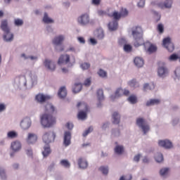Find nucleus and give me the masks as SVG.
<instances>
[{"label": "nucleus", "mask_w": 180, "mask_h": 180, "mask_svg": "<svg viewBox=\"0 0 180 180\" xmlns=\"http://www.w3.org/2000/svg\"><path fill=\"white\" fill-rule=\"evenodd\" d=\"M136 124L139 126V127L142 129L144 134H146L148 130H150V126H148V124L146 123V120L141 117L136 119Z\"/></svg>", "instance_id": "nucleus-5"}, {"label": "nucleus", "mask_w": 180, "mask_h": 180, "mask_svg": "<svg viewBox=\"0 0 180 180\" xmlns=\"http://www.w3.org/2000/svg\"><path fill=\"white\" fill-rule=\"evenodd\" d=\"M13 168H14V169H18V168H19V165L18 164H14L13 165Z\"/></svg>", "instance_id": "nucleus-62"}, {"label": "nucleus", "mask_w": 180, "mask_h": 180, "mask_svg": "<svg viewBox=\"0 0 180 180\" xmlns=\"http://www.w3.org/2000/svg\"><path fill=\"white\" fill-rule=\"evenodd\" d=\"M7 136L8 139H16V137H18V134L15 131H11L8 132Z\"/></svg>", "instance_id": "nucleus-35"}, {"label": "nucleus", "mask_w": 180, "mask_h": 180, "mask_svg": "<svg viewBox=\"0 0 180 180\" xmlns=\"http://www.w3.org/2000/svg\"><path fill=\"white\" fill-rule=\"evenodd\" d=\"M0 176L1 178H5V170L0 169Z\"/></svg>", "instance_id": "nucleus-56"}, {"label": "nucleus", "mask_w": 180, "mask_h": 180, "mask_svg": "<svg viewBox=\"0 0 180 180\" xmlns=\"http://www.w3.org/2000/svg\"><path fill=\"white\" fill-rule=\"evenodd\" d=\"M143 162H148V158L147 157H145L143 160Z\"/></svg>", "instance_id": "nucleus-63"}, {"label": "nucleus", "mask_w": 180, "mask_h": 180, "mask_svg": "<svg viewBox=\"0 0 180 180\" xmlns=\"http://www.w3.org/2000/svg\"><path fill=\"white\" fill-rule=\"evenodd\" d=\"M35 99L39 103H44V102H46V101H49V99H50V96L39 94L36 96Z\"/></svg>", "instance_id": "nucleus-12"}, {"label": "nucleus", "mask_w": 180, "mask_h": 180, "mask_svg": "<svg viewBox=\"0 0 180 180\" xmlns=\"http://www.w3.org/2000/svg\"><path fill=\"white\" fill-rule=\"evenodd\" d=\"M85 86H89L91 85V79L88 78L84 81Z\"/></svg>", "instance_id": "nucleus-53"}, {"label": "nucleus", "mask_w": 180, "mask_h": 180, "mask_svg": "<svg viewBox=\"0 0 180 180\" xmlns=\"http://www.w3.org/2000/svg\"><path fill=\"white\" fill-rule=\"evenodd\" d=\"M89 67H91V65L88 63H84L81 65V68H82V70H88Z\"/></svg>", "instance_id": "nucleus-48"}, {"label": "nucleus", "mask_w": 180, "mask_h": 180, "mask_svg": "<svg viewBox=\"0 0 180 180\" xmlns=\"http://www.w3.org/2000/svg\"><path fill=\"white\" fill-rule=\"evenodd\" d=\"M131 175H128V176H121L120 180H131Z\"/></svg>", "instance_id": "nucleus-51"}, {"label": "nucleus", "mask_w": 180, "mask_h": 180, "mask_svg": "<svg viewBox=\"0 0 180 180\" xmlns=\"http://www.w3.org/2000/svg\"><path fill=\"white\" fill-rule=\"evenodd\" d=\"M60 165H62V167H64L65 168H70V167H71L70 162H68V160H60Z\"/></svg>", "instance_id": "nucleus-31"}, {"label": "nucleus", "mask_w": 180, "mask_h": 180, "mask_svg": "<svg viewBox=\"0 0 180 180\" xmlns=\"http://www.w3.org/2000/svg\"><path fill=\"white\" fill-rule=\"evenodd\" d=\"M128 101L129 102H130V103H137V97L134 95H132V96H130L129 98H128Z\"/></svg>", "instance_id": "nucleus-37"}, {"label": "nucleus", "mask_w": 180, "mask_h": 180, "mask_svg": "<svg viewBox=\"0 0 180 180\" xmlns=\"http://www.w3.org/2000/svg\"><path fill=\"white\" fill-rule=\"evenodd\" d=\"M63 144L65 147H68L71 144V132L66 131L64 133Z\"/></svg>", "instance_id": "nucleus-9"}, {"label": "nucleus", "mask_w": 180, "mask_h": 180, "mask_svg": "<svg viewBox=\"0 0 180 180\" xmlns=\"http://www.w3.org/2000/svg\"><path fill=\"white\" fill-rule=\"evenodd\" d=\"M178 59H179V56L175 53L172 54L169 58V61H176Z\"/></svg>", "instance_id": "nucleus-42"}, {"label": "nucleus", "mask_w": 180, "mask_h": 180, "mask_svg": "<svg viewBox=\"0 0 180 180\" xmlns=\"http://www.w3.org/2000/svg\"><path fill=\"white\" fill-rule=\"evenodd\" d=\"M20 126L23 130H27L32 126V121L30 120V118H24L21 122Z\"/></svg>", "instance_id": "nucleus-10"}, {"label": "nucleus", "mask_w": 180, "mask_h": 180, "mask_svg": "<svg viewBox=\"0 0 180 180\" xmlns=\"http://www.w3.org/2000/svg\"><path fill=\"white\" fill-rule=\"evenodd\" d=\"M44 65H45L46 68L50 70V71H54L56 70V63L49 59L45 60Z\"/></svg>", "instance_id": "nucleus-13"}, {"label": "nucleus", "mask_w": 180, "mask_h": 180, "mask_svg": "<svg viewBox=\"0 0 180 180\" xmlns=\"http://www.w3.org/2000/svg\"><path fill=\"white\" fill-rule=\"evenodd\" d=\"M1 29L4 32V39L5 41H12L13 40V34L11 33V28L8 25V20H1Z\"/></svg>", "instance_id": "nucleus-4"}, {"label": "nucleus", "mask_w": 180, "mask_h": 180, "mask_svg": "<svg viewBox=\"0 0 180 180\" xmlns=\"http://www.w3.org/2000/svg\"><path fill=\"white\" fill-rule=\"evenodd\" d=\"M98 74L99 77H101V78H105V77H107L108 75V73L102 69L99 70V71L98 72Z\"/></svg>", "instance_id": "nucleus-40"}, {"label": "nucleus", "mask_w": 180, "mask_h": 180, "mask_svg": "<svg viewBox=\"0 0 180 180\" xmlns=\"http://www.w3.org/2000/svg\"><path fill=\"white\" fill-rule=\"evenodd\" d=\"M90 42L93 44V46H95V44H96V43H98L96 41V39H95L94 38L90 39Z\"/></svg>", "instance_id": "nucleus-59"}, {"label": "nucleus", "mask_w": 180, "mask_h": 180, "mask_svg": "<svg viewBox=\"0 0 180 180\" xmlns=\"http://www.w3.org/2000/svg\"><path fill=\"white\" fill-rule=\"evenodd\" d=\"M99 171H101L104 175H108V173L109 172V169L108 168V167L102 166L99 168Z\"/></svg>", "instance_id": "nucleus-39"}, {"label": "nucleus", "mask_w": 180, "mask_h": 180, "mask_svg": "<svg viewBox=\"0 0 180 180\" xmlns=\"http://www.w3.org/2000/svg\"><path fill=\"white\" fill-rule=\"evenodd\" d=\"M158 144L160 147H163L164 148H172V143L169 140L159 141Z\"/></svg>", "instance_id": "nucleus-16"}, {"label": "nucleus", "mask_w": 180, "mask_h": 180, "mask_svg": "<svg viewBox=\"0 0 180 180\" xmlns=\"http://www.w3.org/2000/svg\"><path fill=\"white\" fill-rule=\"evenodd\" d=\"M44 23H54V20L49 17V14L47 13H44V15L43 18Z\"/></svg>", "instance_id": "nucleus-25"}, {"label": "nucleus", "mask_w": 180, "mask_h": 180, "mask_svg": "<svg viewBox=\"0 0 180 180\" xmlns=\"http://www.w3.org/2000/svg\"><path fill=\"white\" fill-rule=\"evenodd\" d=\"M132 36L135 39L134 45L135 47H139L140 46L144 45L145 49H147V52L151 54V53H155L157 51V46L150 44V42L144 43V39H143V30L140 27H136L135 30L132 31Z\"/></svg>", "instance_id": "nucleus-2"}, {"label": "nucleus", "mask_w": 180, "mask_h": 180, "mask_svg": "<svg viewBox=\"0 0 180 180\" xmlns=\"http://www.w3.org/2000/svg\"><path fill=\"white\" fill-rule=\"evenodd\" d=\"M112 18L115 19V20H119L122 18V14L121 13H117V11L114 12L112 13Z\"/></svg>", "instance_id": "nucleus-41"}, {"label": "nucleus", "mask_w": 180, "mask_h": 180, "mask_svg": "<svg viewBox=\"0 0 180 180\" xmlns=\"http://www.w3.org/2000/svg\"><path fill=\"white\" fill-rule=\"evenodd\" d=\"M98 13L99 16H102V15H105L106 13L102 10H100L98 11Z\"/></svg>", "instance_id": "nucleus-61"}, {"label": "nucleus", "mask_w": 180, "mask_h": 180, "mask_svg": "<svg viewBox=\"0 0 180 180\" xmlns=\"http://www.w3.org/2000/svg\"><path fill=\"white\" fill-rule=\"evenodd\" d=\"M78 165L79 168H82L84 169V168H86L88 167V162L82 158H79L78 160Z\"/></svg>", "instance_id": "nucleus-23"}, {"label": "nucleus", "mask_w": 180, "mask_h": 180, "mask_svg": "<svg viewBox=\"0 0 180 180\" xmlns=\"http://www.w3.org/2000/svg\"><path fill=\"white\" fill-rule=\"evenodd\" d=\"M92 4L94 5H99V4H101V0H92Z\"/></svg>", "instance_id": "nucleus-58"}, {"label": "nucleus", "mask_w": 180, "mask_h": 180, "mask_svg": "<svg viewBox=\"0 0 180 180\" xmlns=\"http://www.w3.org/2000/svg\"><path fill=\"white\" fill-rule=\"evenodd\" d=\"M173 2V0H165V2L158 3V6L160 9H171Z\"/></svg>", "instance_id": "nucleus-8"}, {"label": "nucleus", "mask_w": 180, "mask_h": 180, "mask_svg": "<svg viewBox=\"0 0 180 180\" xmlns=\"http://www.w3.org/2000/svg\"><path fill=\"white\" fill-rule=\"evenodd\" d=\"M160 101L159 99H150L146 102V106H153L154 105H158Z\"/></svg>", "instance_id": "nucleus-27"}, {"label": "nucleus", "mask_w": 180, "mask_h": 180, "mask_svg": "<svg viewBox=\"0 0 180 180\" xmlns=\"http://www.w3.org/2000/svg\"><path fill=\"white\" fill-rule=\"evenodd\" d=\"M134 63L136 67H139V68L143 67L144 65V60L140 57L135 58Z\"/></svg>", "instance_id": "nucleus-20"}, {"label": "nucleus", "mask_w": 180, "mask_h": 180, "mask_svg": "<svg viewBox=\"0 0 180 180\" xmlns=\"http://www.w3.org/2000/svg\"><path fill=\"white\" fill-rule=\"evenodd\" d=\"M94 131V128L92 127H89L88 129H86L84 133H83V137H86L89 133Z\"/></svg>", "instance_id": "nucleus-45"}, {"label": "nucleus", "mask_w": 180, "mask_h": 180, "mask_svg": "<svg viewBox=\"0 0 180 180\" xmlns=\"http://www.w3.org/2000/svg\"><path fill=\"white\" fill-rule=\"evenodd\" d=\"M58 95L60 99H64V98L67 96V89H65V86H62L59 89Z\"/></svg>", "instance_id": "nucleus-18"}, {"label": "nucleus", "mask_w": 180, "mask_h": 180, "mask_svg": "<svg viewBox=\"0 0 180 180\" xmlns=\"http://www.w3.org/2000/svg\"><path fill=\"white\" fill-rule=\"evenodd\" d=\"M108 125H109V124H108V123L103 124V129H106L107 126H108Z\"/></svg>", "instance_id": "nucleus-64"}, {"label": "nucleus", "mask_w": 180, "mask_h": 180, "mask_svg": "<svg viewBox=\"0 0 180 180\" xmlns=\"http://www.w3.org/2000/svg\"><path fill=\"white\" fill-rule=\"evenodd\" d=\"M157 30L160 34H162V33H164V25L162 24H159L157 27Z\"/></svg>", "instance_id": "nucleus-43"}, {"label": "nucleus", "mask_w": 180, "mask_h": 180, "mask_svg": "<svg viewBox=\"0 0 180 180\" xmlns=\"http://www.w3.org/2000/svg\"><path fill=\"white\" fill-rule=\"evenodd\" d=\"M169 171V169L163 168V169H160V174L161 176H165V175H167V174H168Z\"/></svg>", "instance_id": "nucleus-44"}, {"label": "nucleus", "mask_w": 180, "mask_h": 180, "mask_svg": "<svg viewBox=\"0 0 180 180\" xmlns=\"http://www.w3.org/2000/svg\"><path fill=\"white\" fill-rule=\"evenodd\" d=\"M81 89H82V84L81 83L75 84L72 91L74 94H78V92H81Z\"/></svg>", "instance_id": "nucleus-24"}, {"label": "nucleus", "mask_w": 180, "mask_h": 180, "mask_svg": "<svg viewBox=\"0 0 180 180\" xmlns=\"http://www.w3.org/2000/svg\"><path fill=\"white\" fill-rule=\"evenodd\" d=\"M97 98H98L99 102H102V101H103V99H105V97L103 96V90L98 89L97 91Z\"/></svg>", "instance_id": "nucleus-28"}, {"label": "nucleus", "mask_w": 180, "mask_h": 180, "mask_svg": "<svg viewBox=\"0 0 180 180\" xmlns=\"http://www.w3.org/2000/svg\"><path fill=\"white\" fill-rule=\"evenodd\" d=\"M63 41H64V36H63V35L56 37L53 40V43L56 46H60V44H61V43H63Z\"/></svg>", "instance_id": "nucleus-19"}, {"label": "nucleus", "mask_w": 180, "mask_h": 180, "mask_svg": "<svg viewBox=\"0 0 180 180\" xmlns=\"http://www.w3.org/2000/svg\"><path fill=\"white\" fill-rule=\"evenodd\" d=\"M179 72H180V69L179 68L176 69V70L174 71V74H175L176 77H178L180 75Z\"/></svg>", "instance_id": "nucleus-60"}, {"label": "nucleus", "mask_w": 180, "mask_h": 180, "mask_svg": "<svg viewBox=\"0 0 180 180\" xmlns=\"http://www.w3.org/2000/svg\"><path fill=\"white\" fill-rule=\"evenodd\" d=\"M155 160L157 162H162L164 161V156L161 153H158L155 156Z\"/></svg>", "instance_id": "nucleus-32"}, {"label": "nucleus", "mask_w": 180, "mask_h": 180, "mask_svg": "<svg viewBox=\"0 0 180 180\" xmlns=\"http://www.w3.org/2000/svg\"><path fill=\"white\" fill-rule=\"evenodd\" d=\"M5 109H6V106L5 105V104H0V112H4Z\"/></svg>", "instance_id": "nucleus-54"}, {"label": "nucleus", "mask_w": 180, "mask_h": 180, "mask_svg": "<svg viewBox=\"0 0 180 180\" xmlns=\"http://www.w3.org/2000/svg\"><path fill=\"white\" fill-rule=\"evenodd\" d=\"M66 127H67V129H68L69 130H72V128L74 127V125L72 124V123L68 122V123L66 124Z\"/></svg>", "instance_id": "nucleus-52"}, {"label": "nucleus", "mask_w": 180, "mask_h": 180, "mask_svg": "<svg viewBox=\"0 0 180 180\" xmlns=\"http://www.w3.org/2000/svg\"><path fill=\"white\" fill-rule=\"evenodd\" d=\"M155 88V86L151 83L150 84H145L143 85V91H151V89H154Z\"/></svg>", "instance_id": "nucleus-30"}, {"label": "nucleus", "mask_w": 180, "mask_h": 180, "mask_svg": "<svg viewBox=\"0 0 180 180\" xmlns=\"http://www.w3.org/2000/svg\"><path fill=\"white\" fill-rule=\"evenodd\" d=\"M112 123L114 124H119V123H120V115H119L118 112H113L112 114Z\"/></svg>", "instance_id": "nucleus-22"}, {"label": "nucleus", "mask_w": 180, "mask_h": 180, "mask_svg": "<svg viewBox=\"0 0 180 180\" xmlns=\"http://www.w3.org/2000/svg\"><path fill=\"white\" fill-rule=\"evenodd\" d=\"M103 37H105V34L103 33V30H97V38L99 40H102V39H103Z\"/></svg>", "instance_id": "nucleus-36"}, {"label": "nucleus", "mask_w": 180, "mask_h": 180, "mask_svg": "<svg viewBox=\"0 0 180 180\" xmlns=\"http://www.w3.org/2000/svg\"><path fill=\"white\" fill-rule=\"evenodd\" d=\"M141 156L140 155H136L134 158V160L136 161V162H139V161H140V158Z\"/></svg>", "instance_id": "nucleus-55"}, {"label": "nucleus", "mask_w": 180, "mask_h": 180, "mask_svg": "<svg viewBox=\"0 0 180 180\" xmlns=\"http://www.w3.org/2000/svg\"><path fill=\"white\" fill-rule=\"evenodd\" d=\"M120 13L121 16H127V15H129V11H127V9L126 8H122Z\"/></svg>", "instance_id": "nucleus-49"}, {"label": "nucleus", "mask_w": 180, "mask_h": 180, "mask_svg": "<svg viewBox=\"0 0 180 180\" xmlns=\"http://www.w3.org/2000/svg\"><path fill=\"white\" fill-rule=\"evenodd\" d=\"M11 148L13 151H19L22 148V143L19 141H15L11 143Z\"/></svg>", "instance_id": "nucleus-17"}, {"label": "nucleus", "mask_w": 180, "mask_h": 180, "mask_svg": "<svg viewBox=\"0 0 180 180\" xmlns=\"http://www.w3.org/2000/svg\"><path fill=\"white\" fill-rule=\"evenodd\" d=\"M55 139L56 133H54V131L46 132L43 135L42 140L44 143L46 144V146H44V151L42 152L44 157H49L51 153V149H50L49 144L54 141Z\"/></svg>", "instance_id": "nucleus-3"}, {"label": "nucleus", "mask_w": 180, "mask_h": 180, "mask_svg": "<svg viewBox=\"0 0 180 180\" xmlns=\"http://www.w3.org/2000/svg\"><path fill=\"white\" fill-rule=\"evenodd\" d=\"M68 63H70V56L68 54L61 55L58 60V65L68 64Z\"/></svg>", "instance_id": "nucleus-11"}, {"label": "nucleus", "mask_w": 180, "mask_h": 180, "mask_svg": "<svg viewBox=\"0 0 180 180\" xmlns=\"http://www.w3.org/2000/svg\"><path fill=\"white\" fill-rule=\"evenodd\" d=\"M115 151L116 154L120 155L124 151V148H123V146H117L115 148Z\"/></svg>", "instance_id": "nucleus-33"}, {"label": "nucleus", "mask_w": 180, "mask_h": 180, "mask_svg": "<svg viewBox=\"0 0 180 180\" xmlns=\"http://www.w3.org/2000/svg\"><path fill=\"white\" fill-rule=\"evenodd\" d=\"M37 141V135L35 134L30 133L27 138V143L28 144H34Z\"/></svg>", "instance_id": "nucleus-15"}, {"label": "nucleus", "mask_w": 180, "mask_h": 180, "mask_svg": "<svg viewBox=\"0 0 180 180\" xmlns=\"http://www.w3.org/2000/svg\"><path fill=\"white\" fill-rule=\"evenodd\" d=\"M78 41H79V43H82V44H85V39H84V37H78Z\"/></svg>", "instance_id": "nucleus-57"}, {"label": "nucleus", "mask_w": 180, "mask_h": 180, "mask_svg": "<svg viewBox=\"0 0 180 180\" xmlns=\"http://www.w3.org/2000/svg\"><path fill=\"white\" fill-rule=\"evenodd\" d=\"M15 26H22L23 25V20L20 18H15L14 20Z\"/></svg>", "instance_id": "nucleus-38"}, {"label": "nucleus", "mask_w": 180, "mask_h": 180, "mask_svg": "<svg viewBox=\"0 0 180 180\" xmlns=\"http://www.w3.org/2000/svg\"><path fill=\"white\" fill-rule=\"evenodd\" d=\"M78 22L80 25H86L89 23V15H88V14L82 15L78 18Z\"/></svg>", "instance_id": "nucleus-14"}, {"label": "nucleus", "mask_w": 180, "mask_h": 180, "mask_svg": "<svg viewBox=\"0 0 180 180\" xmlns=\"http://www.w3.org/2000/svg\"><path fill=\"white\" fill-rule=\"evenodd\" d=\"M79 106H83V108H84V110H86V111L88 110V105H86V103H82V102H79L77 105V107L79 108Z\"/></svg>", "instance_id": "nucleus-46"}, {"label": "nucleus", "mask_w": 180, "mask_h": 180, "mask_svg": "<svg viewBox=\"0 0 180 180\" xmlns=\"http://www.w3.org/2000/svg\"><path fill=\"white\" fill-rule=\"evenodd\" d=\"M144 5H146V0H139L138 3L139 8H143Z\"/></svg>", "instance_id": "nucleus-50"}, {"label": "nucleus", "mask_w": 180, "mask_h": 180, "mask_svg": "<svg viewBox=\"0 0 180 180\" xmlns=\"http://www.w3.org/2000/svg\"><path fill=\"white\" fill-rule=\"evenodd\" d=\"M77 117L78 119H80V120H84V119H86V112L84 111L79 112Z\"/></svg>", "instance_id": "nucleus-34"}, {"label": "nucleus", "mask_w": 180, "mask_h": 180, "mask_svg": "<svg viewBox=\"0 0 180 180\" xmlns=\"http://www.w3.org/2000/svg\"><path fill=\"white\" fill-rule=\"evenodd\" d=\"M131 46L129 45V44H125L124 46V51H127V53H130V51H131Z\"/></svg>", "instance_id": "nucleus-47"}, {"label": "nucleus", "mask_w": 180, "mask_h": 180, "mask_svg": "<svg viewBox=\"0 0 180 180\" xmlns=\"http://www.w3.org/2000/svg\"><path fill=\"white\" fill-rule=\"evenodd\" d=\"M163 46L169 51V53H172L175 49L174 44L171 42V38L167 37L163 39Z\"/></svg>", "instance_id": "nucleus-6"}, {"label": "nucleus", "mask_w": 180, "mask_h": 180, "mask_svg": "<svg viewBox=\"0 0 180 180\" xmlns=\"http://www.w3.org/2000/svg\"><path fill=\"white\" fill-rule=\"evenodd\" d=\"M56 108L51 103H47L44 107V113L41 117V123L44 127H51L57 123V119L53 116Z\"/></svg>", "instance_id": "nucleus-1"}, {"label": "nucleus", "mask_w": 180, "mask_h": 180, "mask_svg": "<svg viewBox=\"0 0 180 180\" xmlns=\"http://www.w3.org/2000/svg\"><path fill=\"white\" fill-rule=\"evenodd\" d=\"M158 74L159 77H165L168 74V70H167L164 66L160 67L158 70Z\"/></svg>", "instance_id": "nucleus-21"}, {"label": "nucleus", "mask_w": 180, "mask_h": 180, "mask_svg": "<svg viewBox=\"0 0 180 180\" xmlns=\"http://www.w3.org/2000/svg\"><path fill=\"white\" fill-rule=\"evenodd\" d=\"M122 95H124L125 96H129L130 95V91L127 89L123 90V89H118L115 91V96H111L110 98L113 101L114 99H116V98H119V96H122Z\"/></svg>", "instance_id": "nucleus-7"}, {"label": "nucleus", "mask_w": 180, "mask_h": 180, "mask_svg": "<svg viewBox=\"0 0 180 180\" xmlns=\"http://www.w3.org/2000/svg\"><path fill=\"white\" fill-rule=\"evenodd\" d=\"M117 21H112L109 22L108 24V29L110 30H116L117 29Z\"/></svg>", "instance_id": "nucleus-26"}, {"label": "nucleus", "mask_w": 180, "mask_h": 180, "mask_svg": "<svg viewBox=\"0 0 180 180\" xmlns=\"http://www.w3.org/2000/svg\"><path fill=\"white\" fill-rule=\"evenodd\" d=\"M128 85H129L131 88H138V86H139V82H137V81H136L134 79L129 81L128 82Z\"/></svg>", "instance_id": "nucleus-29"}]
</instances>
